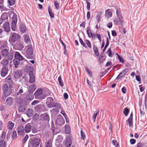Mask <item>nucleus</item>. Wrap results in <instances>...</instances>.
<instances>
[{"mask_svg": "<svg viewBox=\"0 0 147 147\" xmlns=\"http://www.w3.org/2000/svg\"><path fill=\"white\" fill-rule=\"evenodd\" d=\"M113 22L114 24L117 25H121L122 26L123 25V18H116L114 20Z\"/></svg>", "mask_w": 147, "mask_h": 147, "instance_id": "9", "label": "nucleus"}, {"mask_svg": "<svg viewBox=\"0 0 147 147\" xmlns=\"http://www.w3.org/2000/svg\"><path fill=\"white\" fill-rule=\"evenodd\" d=\"M16 24L15 23H11V30L14 31H15L16 30Z\"/></svg>", "mask_w": 147, "mask_h": 147, "instance_id": "47", "label": "nucleus"}, {"mask_svg": "<svg viewBox=\"0 0 147 147\" xmlns=\"http://www.w3.org/2000/svg\"><path fill=\"white\" fill-rule=\"evenodd\" d=\"M28 135H26L25 136V137L22 139V142L23 143H25L26 141L28 139Z\"/></svg>", "mask_w": 147, "mask_h": 147, "instance_id": "62", "label": "nucleus"}, {"mask_svg": "<svg viewBox=\"0 0 147 147\" xmlns=\"http://www.w3.org/2000/svg\"><path fill=\"white\" fill-rule=\"evenodd\" d=\"M1 18L3 21L8 19V16L7 13H3L1 16Z\"/></svg>", "mask_w": 147, "mask_h": 147, "instance_id": "34", "label": "nucleus"}, {"mask_svg": "<svg viewBox=\"0 0 147 147\" xmlns=\"http://www.w3.org/2000/svg\"><path fill=\"white\" fill-rule=\"evenodd\" d=\"M33 52L32 48L31 47H28L26 51V56L28 59H33L34 57Z\"/></svg>", "mask_w": 147, "mask_h": 147, "instance_id": "6", "label": "nucleus"}, {"mask_svg": "<svg viewBox=\"0 0 147 147\" xmlns=\"http://www.w3.org/2000/svg\"><path fill=\"white\" fill-rule=\"evenodd\" d=\"M133 114L132 112L131 113L129 117L128 118V119L126 120V122H127V123H128L130 127L132 126L133 123L132 121H133Z\"/></svg>", "mask_w": 147, "mask_h": 147, "instance_id": "21", "label": "nucleus"}, {"mask_svg": "<svg viewBox=\"0 0 147 147\" xmlns=\"http://www.w3.org/2000/svg\"><path fill=\"white\" fill-rule=\"evenodd\" d=\"M17 103L18 104L20 105L21 104L23 101V100L22 98H17L16 99Z\"/></svg>", "mask_w": 147, "mask_h": 147, "instance_id": "57", "label": "nucleus"}, {"mask_svg": "<svg viewBox=\"0 0 147 147\" xmlns=\"http://www.w3.org/2000/svg\"><path fill=\"white\" fill-rule=\"evenodd\" d=\"M26 113L27 115L29 117H31L34 114L33 111L32 109H28Z\"/></svg>", "mask_w": 147, "mask_h": 147, "instance_id": "27", "label": "nucleus"}, {"mask_svg": "<svg viewBox=\"0 0 147 147\" xmlns=\"http://www.w3.org/2000/svg\"><path fill=\"white\" fill-rule=\"evenodd\" d=\"M85 68L88 75L90 76V77H92V71L90 70H89L88 68L86 67H85Z\"/></svg>", "mask_w": 147, "mask_h": 147, "instance_id": "46", "label": "nucleus"}, {"mask_svg": "<svg viewBox=\"0 0 147 147\" xmlns=\"http://www.w3.org/2000/svg\"><path fill=\"white\" fill-rule=\"evenodd\" d=\"M12 87L8 86V85L6 84H4L2 87V89L3 93L4 94L5 96L7 97L9 96L11 92V88Z\"/></svg>", "mask_w": 147, "mask_h": 147, "instance_id": "3", "label": "nucleus"}, {"mask_svg": "<svg viewBox=\"0 0 147 147\" xmlns=\"http://www.w3.org/2000/svg\"><path fill=\"white\" fill-rule=\"evenodd\" d=\"M49 13L50 17L51 18H53L54 17V14L52 12L51 10H48Z\"/></svg>", "mask_w": 147, "mask_h": 147, "instance_id": "64", "label": "nucleus"}, {"mask_svg": "<svg viewBox=\"0 0 147 147\" xmlns=\"http://www.w3.org/2000/svg\"><path fill=\"white\" fill-rule=\"evenodd\" d=\"M137 147H147V145L145 143L139 142L137 144Z\"/></svg>", "mask_w": 147, "mask_h": 147, "instance_id": "45", "label": "nucleus"}, {"mask_svg": "<svg viewBox=\"0 0 147 147\" xmlns=\"http://www.w3.org/2000/svg\"><path fill=\"white\" fill-rule=\"evenodd\" d=\"M85 42L88 47L90 49L92 48L91 44L90 41L88 40H85Z\"/></svg>", "mask_w": 147, "mask_h": 147, "instance_id": "48", "label": "nucleus"}, {"mask_svg": "<svg viewBox=\"0 0 147 147\" xmlns=\"http://www.w3.org/2000/svg\"><path fill=\"white\" fill-rule=\"evenodd\" d=\"M7 59L9 61L12 60L13 57V52H10L9 53L8 55L7 56Z\"/></svg>", "mask_w": 147, "mask_h": 147, "instance_id": "32", "label": "nucleus"}, {"mask_svg": "<svg viewBox=\"0 0 147 147\" xmlns=\"http://www.w3.org/2000/svg\"><path fill=\"white\" fill-rule=\"evenodd\" d=\"M109 45V40L108 38V37H107L106 38V44L105 46V47H104V49H103V51L104 50L105 51V50H106L107 48V47H108V46Z\"/></svg>", "mask_w": 147, "mask_h": 147, "instance_id": "53", "label": "nucleus"}, {"mask_svg": "<svg viewBox=\"0 0 147 147\" xmlns=\"http://www.w3.org/2000/svg\"><path fill=\"white\" fill-rule=\"evenodd\" d=\"M8 73V68L6 67H3L1 71V75L2 77H5Z\"/></svg>", "mask_w": 147, "mask_h": 147, "instance_id": "14", "label": "nucleus"}, {"mask_svg": "<svg viewBox=\"0 0 147 147\" xmlns=\"http://www.w3.org/2000/svg\"><path fill=\"white\" fill-rule=\"evenodd\" d=\"M116 13L118 18H123L120 10H116Z\"/></svg>", "mask_w": 147, "mask_h": 147, "instance_id": "43", "label": "nucleus"}, {"mask_svg": "<svg viewBox=\"0 0 147 147\" xmlns=\"http://www.w3.org/2000/svg\"><path fill=\"white\" fill-rule=\"evenodd\" d=\"M43 119L44 120L49 121V117L48 114L45 115L43 117Z\"/></svg>", "mask_w": 147, "mask_h": 147, "instance_id": "44", "label": "nucleus"}, {"mask_svg": "<svg viewBox=\"0 0 147 147\" xmlns=\"http://www.w3.org/2000/svg\"><path fill=\"white\" fill-rule=\"evenodd\" d=\"M14 125V123L11 121H9L7 125L8 129L9 130L12 129Z\"/></svg>", "mask_w": 147, "mask_h": 147, "instance_id": "24", "label": "nucleus"}, {"mask_svg": "<svg viewBox=\"0 0 147 147\" xmlns=\"http://www.w3.org/2000/svg\"><path fill=\"white\" fill-rule=\"evenodd\" d=\"M24 128L22 125L19 126L18 128V135H23L24 134Z\"/></svg>", "mask_w": 147, "mask_h": 147, "instance_id": "13", "label": "nucleus"}, {"mask_svg": "<svg viewBox=\"0 0 147 147\" xmlns=\"http://www.w3.org/2000/svg\"><path fill=\"white\" fill-rule=\"evenodd\" d=\"M58 81L59 83L60 86L61 87H63L64 85V84L61 76H60L58 77Z\"/></svg>", "mask_w": 147, "mask_h": 147, "instance_id": "33", "label": "nucleus"}, {"mask_svg": "<svg viewBox=\"0 0 147 147\" xmlns=\"http://www.w3.org/2000/svg\"><path fill=\"white\" fill-rule=\"evenodd\" d=\"M3 27L4 31L7 33H9L10 31V27L9 22H5L3 25Z\"/></svg>", "mask_w": 147, "mask_h": 147, "instance_id": "10", "label": "nucleus"}, {"mask_svg": "<svg viewBox=\"0 0 147 147\" xmlns=\"http://www.w3.org/2000/svg\"><path fill=\"white\" fill-rule=\"evenodd\" d=\"M8 61L6 59H4L1 61V64L4 66H6L8 64Z\"/></svg>", "mask_w": 147, "mask_h": 147, "instance_id": "38", "label": "nucleus"}, {"mask_svg": "<svg viewBox=\"0 0 147 147\" xmlns=\"http://www.w3.org/2000/svg\"><path fill=\"white\" fill-rule=\"evenodd\" d=\"M32 67L30 66L26 67L25 68V71L26 72H29L30 73L31 72H33L31 71Z\"/></svg>", "mask_w": 147, "mask_h": 147, "instance_id": "52", "label": "nucleus"}, {"mask_svg": "<svg viewBox=\"0 0 147 147\" xmlns=\"http://www.w3.org/2000/svg\"><path fill=\"white\" fill-rule=\"evenodd\" d=\"M17 15L16 14H14L12 18V23H17Z\"/></svg>", "mask_w": 147, "mask_h": 147, "instance_id": "36", "label": "nucleus"}, {"mask_svg": "<svg viewBox=\"0 0 147 147\" xmlns=\"http://www.w3.org/2000/svg\"><path fill=\"white\" fill-rule=\"evenodd\" d=\"M26 108V105H21L18 108V111L20 112H24L25 111Z\"/></svg>", "mask_w": 147, "mask_h": 147, "instance_id": "25", "label": "nucleus"}, {"mask_svg": "<svg viewBox=\"0 0 147 147\" xmlns=\"http://www.w3.org/2000/svg\"><path fill=\"white\" fill-rule=\"evenodd\" d=\"M20 61L18 59H15L13 60V63L16 68H17L18 67V65L19 64Z\"/></svg>", "mask_w": 147, "mask_h": 147, "instance_id": "30", "label": "nucleus"}, {"mask_svg": "<svg viewBox=\"0 0 147 147\" xmlns=\"http://www.w3.org/2000/svg\"><path fill=\"white\" fill-rule=\"evenodd\" d=\"M22 76V72L20 70H17L14 73V77L16 79L20 78Z\"/></svg>", "mask_w": 147, "mask_h": 147, "instance_id": "16", "label": "nucleus"}, {"mask_svg": "<svg viewBox=\"0 0 147 147\" xmlns=\"http://www.w3.org/2000/svg\"><path fill=\"white\" fill-rule=\"evenodd\" d=\"M6 137V133L4 131H3L1 136V138L2 139L5 140Z\"/></svg>", "mask_w": 147, "mask_h": 147, "instance_id": "63", "label": "nucleus"}, {"mask_svg": "<svg viewBox=\"0 0 147 147\" xmlns=\"http://www.w3.org/2000/svg\"><path fill=\"white\" fill-rule=\"evenodd\" d=\"M35 109L37 111L40 112L42 111V106L40 105H37L35 107Z\"/></svg>", "mask_w": 147, "mask_h": 147, "instance_id": "51", "label": "nucleus"}, {"mask_svg": "<svg viewBox=\"0 0 147 147\" xmlns=\"http://www.w3.org/2000/svg\"><path fill=\"white\" fill-rule=\"evenodd\" d=\"M47 105L48 107L49 108L52 107H56L55 109H53L52 110L53 111H55L56 112H59V109H61V104L56 103L54 101L51 102H47Z\"/></svg>", "mask_w": 147, "mask_h": 147, "instance_id": "2", "label": "nucleus"}, {"mask_svg": "<svg viewBox=\"0 0 147 147\" xmlns=\"http://www.w3.org/2000/svg\"><path fill=\"white\" fill-rule=\"evenodd\" d=\"M65 122V120L63 118L62 116L61 117L57 118L55 122V124L61 126L64 124Z\"/></svg>", "mask_w": 147, "mask_h": 147, "instance_id": "8", "label": "nucleus"}, {"mask_svg": "<svg viewBox=\"0 0 147 147\" xmlns=\"http://www.w3.org/2000/svg\"><path fill=\"white\" fill-rule=\"evenodd\" d=\"M19 28L20 32L22 33L25 32L26 29L25 25L24 24H21L20 25Z\"/></svg>", "mask_w": 147, "mask_h": 147, "instance_id": "22", "label": "nucleus"}, {"mask_svg": "<svg viewBox=\"0 0 147 147\" xmlns=\"http://www.w3.org/2000/svg\"><path fill=\"white\" fill-rule=\"evenodd\" d=\"M1 49V53L2 56L4 57H7L9 53V48Z\"/></svg>", "mask_w": 147, "mask_h": 147, "instance_id": "11", "label": "nucleus"}, {"mask_svg": "<svg viewBox=\"0 0 147 147\" xmlns=\"http://www.w3.org/2000/svg\"><path fill=\"white\" fill-rule=\"evenodd\" d=\"M111 10H106L105 12V15L106 16H109L111 17L112 16V12Z\"/></svg>", "mask_w": 147, "mask_h": 147, "instance_id": "35", "label": "nucleus"}, {"mask_svg": "<svg viewBox=\"0 0 147 147\" xmlns=\"http://www.w3.org/2000/svg\"><path fill=\"white\" fill-rule=\"evenodd\" d=\"M36 86L34 84L30 85L28 88V92L29 93H32L36 89Z\"/></svg>", "mask_w": 147, "mask_h": 147, "instance_id": "20", "label": "nucleus"}, {"mask_svg": "<svg viewBox=\"0 0 147 147\" xmlns=\"http://www.w3.org/2000/svg\"><path fill=\"white\" fill-rule=\"evenodd\" d=\"M8 1L10 5H12L15 4L16 0H8Z\"/></svg>", "mask_w": 147, "mask_h": 147, "instance_id": "60", "label": "nucleus"}, {"mask_svg": "<svg viewBox=\"0 0 147 147\" xmlns=\"http://www.w3.org/2000/svg\"><path fill=\"white\" fill-rule=\"evenodd\" d=\"M16 45L18 49L20 50H22L24 47V46L23 45V43L22 42H17Z\"/></svg>", "mask_w": 147, "mask_h": 147, "instance_id": "23", "label": "nucleus"}, {"mask_svg": "<svg viewBox=\"0 0 147 147\" xmlns=\"http://www.w3.org/2000/svg\"><path fill=\"white\" fill-rule=\"evenodd\" d=\"M116 55L117 56L118 58L119 59V61L120 62L123 63L124 62V61L123 58L117 53L116 54Z\"/></svg>", "mask_w": 147, "mask_h": 147, "instance_id": "49", "label": "nucleus"}, {"mask_svg": "<svg viewBox=\"0 0 147 147\" xmlns=\"http://www.w3.org/2000/svg\"><path fill=\"white\" fill-rule=\"evenodd\" d=\"M72 142L71 140V137L68 136L66 138L65 142V145L67 147H69L70 146Z\"/></svg>", "mask_w": 147, "mask_h": 147, "instance_id": "17", "label": "nucleus"}, {"mask_svg": "<svg viewBox=\"0 0 147 147\" xmlns=\"http://www.w3.org/2000/svg\"><path fill=\"white\" fill-rule=\"evenodd\" d=\"M6 102L8 105H11L13 102L12 98L10 97L8 98L6 100Z\"/></svg>", "mask_w": 147, "mask_h": 147, "instance_id": "29", "label": "nucleus"}, {"mask_svg": "<svg viewBox=\"0 0 147 147\" xmlns=\"http://www.w3.org/2000/svg\"><path fill=\"white\" fill-rule=\"evenodd\" d=\"M6 144L4 140L1 139L0 140V147H6Z\"/></svg>", "mask_w": 147, "mask_h": 147, "instance_id": "37", "label": "nucleus"}, {"mask_svg": "<svg viewBox=\"0 0 147 147\" xmlns=\"http://www.w3.org/2000/svg\"><path fill=\"white\" fill-rule=\"evenodd\" d=\"M34 98V95L32 93H29L26 95L25 97L24 98V100L26 101H30L32 100Z\"/></svg>", "mask_w": 147, "mask_h": 147, "instance_id": "12", "label": "nucleus"}, {"mask_svg": "<svg viewBox=\"0 0 147 147\" xmlns=\"http://www.w3.org/2000/svg\"><path fill=\"white\" fill-rule=\"evenodd\" d=\"M80 133L81 138L83 140H84L85 139L86 136L85 135L84 133L82 131V129H81V130Z\"/></svg>", "mask_w": 147, "mask_h": 147, "instance_id": "61", "label": "nucleus"}, {"mask_svg": "<svg viewBox=\"0 0 147 147\" xmlns=\"http://www.w3.org/2000/svg\"><path fill=\"white\" fill-rule=\"evenodd\" d=\"M31 129V124L30 123H28L25 125L24 130L26 133H29L30 132Z\"/></svg>", "mask_w": 147, "mask_h": 147, "instance_id": "19", "label": "nucleus"}, {"mask_svg": "<svg viewBox=\"0 0 147 147\" xmlns=\"http://www.w3.org/2000/svg\"><path fill=\"white\" fill-rule=\"evenodd\" d=\"M65 131L67 134H69L70 133L71 129L69 125H67L65 126Z\"/></svg>", "mask_w": 147, "mask_h": 147, "instance_id": "26", "label": "nucleus"}, {"mask_svg": "<svg viewBox=\"0 0 147 147\" xmlns=\"http://www.w3.org/2000/svg\"><path fill=\"white\" fill-rule=\"evenodd\" d=\"M5 82L8 83L10 87H12L13 81L11 78V76L8 75L5 78Z\"/></svg>", "mask_w": 147, "mask_h": 147, "instance_id": "15", "label": "nucleus"}, {"mask_svg": "<svg viewBox=\"0 0 147 147\" xmlns=\"http://www.w3.org/2000/svg\"><path fill=\"white\" fill-rule=\"evenodd\" d=\"M17 137V134L16 131L14 130L12 133L11 138L13 139L16 138Z\"/></svg>", "mask_w": 147, "mask_h": 147, "instance_id": "59", "label": "nucleus"}, {"mask_svg": "<svg viewBox=\"0 0 147 147\" xmlns=\"http://www.w3.org/2000/svg\"><path fill=\"white\" fill-rule=\"evenodd\" d=\"M54 5L57 9L59 8L60 3L58 2V1L56 0L54 1Z\"/></svg>", "mask_w": 147, "mask_h": 147, "instance_id": "58", "label": "nucleus"}, {"mask_svg": "<svg viewBox=\"0 0 147 147\" xmlns=\"http://www.w3.org/2000/svg\"><path fill=\"white\" fill-rule=\"evenodd\" d=\"M14 57L16 59L20 61H23L22 62V64L23 65L25 64L28 63V61L24 59L18 52H15Z\"/></svg>", "mask_w": 147, "mask_h": 147, "instance_id": "4", "label": "nucleus"}, {"mask_svg": "<svg viewBox=\"0 0 147 147\" xmlns=\"http://www.w3.org/2000/svg\"><path fill=\"white\" fill-rule=\"evenodd\" d=\"M40 139L38 138H31L28 142V146L32 147H38L40 142Z\"/></svg>", "mask_w": 147, "mask_h": 147, "instance_id": "1", "label": "nucleus"}, {"mask_svg": "<svg viewBox=\"0 0 147 147\" xmlns=\"http://www.w3.org/2000/svg\"><path fill=\"white\" fill-rule=\"evenodd\" d=\"M106 60L105 56L100 55L98 58V61L100 63H102Z\"/></svg>", "mask_w": 147, "mask_h": 147, "instance_id": "28", "label": "nucleus"}, {"mask_svg": "<svg viewBox=\"0 0 147 147\" xmlns=\"http://www.w3.org/2000/svg\"><path fill=\"white\" fill-rule=\"evenodd\" d=\"M42 90L41 89H38L34 94L35 98L40 99H44L45 96L42 95Z\"/></svg>", "mask_w": 147, "mask_h": 147, "instance_id": "5", "label": "nucleus"}, {"mask_svg": "<svg viewBox=\"0 0 147 147\" xmlns=\"http://www.w3.org/2000/svg\"><path fill=\"white\" fill-rule=\"evenodd\" d=\"M101 14L102 13L101 12H99L97 13L96 16V19L98 22H99L100 20Z\"/></svg>", "mask_w": 147, "mask_h": 147, "instance_id": "41", "label": "nucleus"}, {"mask_svg": "<svg viewBox=\"0 0 147 147\" xmlns=\"http://www.w3.org/2000/svg\"><path fill=\"white\" fill-rule=\"evenodd\" d=\"M112 144L116 147H119V146L116 140H113L112 141Z\"/></svg>", "mask_w": 147, "mask_h": 147, "instance_id": "56", "label": "nucleus"}, {"mask_svg": "<svg viewBox=\"0 0 147 147\" xmlns=\"http://www.w3.org/2000/svg\"><path fill=\"white\" fill-rule=\"evenodd\" d=\"M106 53L107 54L109 53L108 56L110 57H113V55L112 54V51L111 48H109L108 49Z\"/></svg>", "mask_w": 147, "mask_h": 147, "instance_id": "54", "label": "nucleus"}, {"mask_svg": "<svg viewBox=\"0 0 147 147\" xmlns=\"http://www.w3.org/2000/svg\"><path fill=\"white\" fill-rule=\"evenodd\" d=\"M129 112V109L127 108H125L123 110V113L125 116H127Z\"/></svg>", "mask_w": 147, "mask_h": 147, "instance_id": "42", "label": "nucleus"}, {"mask_svg": "<svg viewBox=\"0 0 147 147\" xmlns=\"http://www.w3.org/2000/svg\"><path fill=\"white\" fill-rule=\"evenodd\" d=\"M20 38V36L18 34L15 33H11V35L10 36L9 40L10 41L15 42Z\"/></svg>", "mask_w": 147, "mask_h": 147, "instance_id": "7", "label": "nucleus"}, {"mask_svg": "<svg viewBox=\"0 0 147 147\" xmlns=\"http://www.w3.org/2000/svg\"><path fill=\"white\" fill-rule=\"evenodd\" d=\"M87 30H86V33L88 35V36L89 38H91V37H93V34L91 32H90V35L89 34V30L90 29V27H87Z\"/></svg>", "mask_w": 147, "mask_h": 147, "instance_id": "55", "label": "nucleus"}, {"mask_svg": "<svg viewBox=\"0 0 147 147\" xmlns=\"http://www.w3.org/2000/svg\"><path fill=\"white\" fill-rule=\"evenodd\" d=\"M78 36L79 38V42L81 45L86 49H87L88 48L87 46L86 45L85 43L83 42L82 39L79 36Z\"/></svg>", "mask_w": 147, "mask_h": 147, "instance_id": "40", "label": "nucleus"}, {"mask_svg": "<svg viewBox=\"0 0 147 147\" xmlns=\"http://www.w3.org/2000/svg\"><path fill=\"white\" fill-rule=\"evenodd\" d=\"M29 75L30 76L29 82L31 83H33L35 81V78L33 72H31L30 73H29Z\"/></svg>", "mask_w": 147, "mask_h": 147, "instance_id": "18", "label": "nucleus"}, {"mask_svg": "<svg viewBox=\"0 0 147 147\" xmlns=\"http://www.w3.org/2000/svg\"><path fill=\"white\" fill-rule=\"evenodd\" d=\"M1 49H9V48L7 46V42L5 41L4 42L3 44L1 45Z\"/></svg>", "mask_w": 147, "mask_h": 147, "instance_id": "39", "label": "nucleus"}, {"mask_svg": "<svg viewBox=\"0 0 147 147\" xmlns=\"http://www.w3.org/2000/svg\"><path fill=\"white\" fill-rule=\"evenodd\" d=\"M45 147H52V142L51 139L49 140L47 142L45 143Z\"/></svg>", "mask_w": 147, "mask_h": 147, "instance_id": "31", "label": "nucleus"}, {"mask_svg": "<svg viewBox=\"0 0 147 147\" xmlns=\"http://www.w3.org/2000/svg\"><path fill=\"white\" fill-rule=\"evenodd\" d=\"M24 41L25 42L28 43L30 41V39L29 36L25 35L24 36Z\"/></svg>", "mask_w": 147, "mask_h": 147, "instance_id": "50", "label": "nucleus"}]
</instances>
